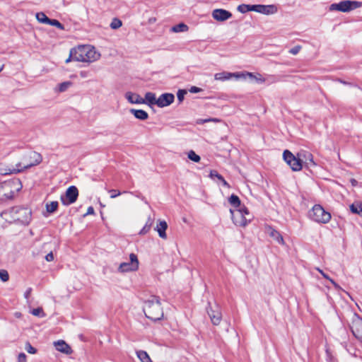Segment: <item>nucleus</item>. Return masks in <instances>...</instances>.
Instances as JSON below:
<instances>
[{
  "label": "nucleus",
  "instance_id": "obj_1",
  "mask_svg": "<svg viewBox=\"0 0 362 362\" xmlns=\"http://www.w3.org/2000/svg\"><path fill=\"white\" fill-rule=\"evenodd\" d=\"M1 217L8 223L28 225L32 219V211L28 207L17 206L1 212Z\"/></svg>",
  "mask_w": 362,
  "mask_h": 362
},
{
  "label": "nucleus",
  "instance_id": "obj_2",
  "mask_svg": "<svg viewBox=\"0 0 362 362\" xmlns=\"http://www.w3.org/2000/svg\"><path fill=\"white\" fill-rule=\"evenodd\" d=\"M71 56L74 57V61L92 63L100 59V54L93 46L79 45L71 49Z\"/></svg>",
  "mask_w": 362,
  "mask_h": 362
},
{
  "label": "nucleus",
  "instance_id": "obj_3",
  "mask_svg": "<svg viewBox=\"0 0 362 362\" xmlns=\"http://www.w3.org/2000/svg\"><path fill=\"white\" fill-rule=\"evenodd\" d=\"M144 311L145 315L153 321L160 320L163 317V309L160 306L159 298L157 296H153L145 302Z\"/></svg>",
  "mask_w": 362,
  "mask_h": 362
},
{
  "label": "nucleus",
  "instance_id": "obj_4",
  "mask_svg": "<svg viewBox=\"0 0 362 362\" xmlns=\"http://www.w3.org/2000/svg\"><path fill=\"white\" fill-rule=\"evenodd\" d=\"M42 160L41 154L35 151H29L23 155L21 160L16 163L20 173L26 169L39 165Z\"/></svg>",
  "mask_w": 362,
  "mask_h": 362
},
{
  "label": "nucleus",
  "instance_id": "obj_5",
  "mask_svg": "<svg viewBox=\"0 0 362 362\" xmlns=\"http://www.w3.org/2000/svg\"><path fill=\"white\" fill-rule=\"evenodd\" d=\"M233 222L235 226L245 227L252 220V215L248 209L243 206L240 209H230Z\"/></svg>",
  "mask_w": 362,
  "mask_h": 362
},
{
  "label": "nucleus",
  "instance_id": "obj_6",
  "mask_svg": "<svg viewBox=\"0 0 362 362\" xmlns=\"http://www.w3.org/2000/svg\"><path fill=\"white\" fill-rule=\"evenodd\" d=\"M309 218L318 223H327L331 220V214L320 204L313 206L308 213Z\"/></svg>",
  "mask_w": 362,
  "mask_h": 362
},
{
  "label": "nucleus",
  "instance_id": "obj_7",
  "mask_svg": "<svg viewBox=\"0 0 362 362\" xmlns=\"http://www.w3.org/2000/svg\"><path fill=\"white\" fill-rule=\"evenodd\" d=\"M22 187V185L19 180H15L6 182L0 186V192L4 191V196L6 199L13 197L16 192H18Z\"/></svg>",
  "mask_w": 362,
  "mask_h": 362
},
{
  "label": "nucleus",
  "instance_id": "obj_8",
  "mask_svg": "<svg viewBox=\"0 0 362 362\" xmlns=\"http://www.w3.org/2000/svg\"><path fill=\"white\" fill-rule=\"evenodd\" d=\"M361 6L362 3L360 1L346 0L337 4H332L329 6V10L349 12L357 8H360Z\"/></svg>",
  "mask_w": 362,
  "mask_h": 362
},
{
  "label": "nucleus",
  "instance_id": "obj_9",
  "mask_svg": "<svg viewBox=\"0 0 362 362\" xmlns=\"http://www.w3.org/2000/svg\"><path fill=\"white\" fill-rule=\"evenodd\" d=\"M284 160L291 167L293 171H299L302 168V161L300 157H296L288 150H285L283 153Z\"/></svg>",
  "mask_w": 362,
  "mask_h": 362
},
{
  "label": "nucleus",
  "instance_id": "obj_10",
  "mask_svg": "<svg viewBox=\"0 0 362 362\" xmlns=\"http://www.w3.org/2000/svg\"><path fill=\"white\" fill-rule=\"evenodd\" d=\"M350 329L353 335L362 342V318L357 314H354L351 317Z\"/></svg>",
  "mask_w": 362,
  "mask_h": 362
},
{
  "label": "nucleus",
  "instance_id": "obj_11",
  "mask_svg": "<svg viewBox=\"0 0 362 362\" xmlns=\"http://www.w3.org/2000/svg\"><path fill=\"white\" fill-rule=\"evenodd\" d=\"M129 262H122L119 264L118 267V271L119 272H134L136 271L139 268V260L137 256L132 253L129 255Z\"/></svg>",
  "mask_w": 362,
  "mask_h": 362
},
{
  "label": "nucleus",
  "instance_id": "obj_12",
  "mask_svg": "<svg viewBox=\"0 0 362 362\" xmlns=\"http://www.w3.org/2000/svg\"><path fill=\"white\" fill-rule=\"evenodd\" d=\"M78 196V191L76 187L70 186L66 191L64 195L61 196V201L65 206L74 203Z\"/></svg>",
  "mask_w": 362,
  "mask_h": 362
},
{
  "label": "nucleus",
  "instance_id": "obj_13",
  "mask_svg": "<svg viewBox=\"0 0 362 362\" xmlns=\"http://www.w3.org/2000/svg\"><path fill=\"white\" fill-rule=\"evenodd\" d=\"M211 16L213 18L219 22H223L232 17V13L222 8H216L212 11Z\"/></svg>",
  "mask_w": 362,
  "mask_h": 362
},
{
  "label": "nucleus",
  "instance_id": "obj_14",
  "mask_svg": "<svg viewBox=\"0 0 362 362\" xmlns=\"http://www.w3.org/2000/svg\"><path fill=\"white\" fill-rule=\"evenodd\" d=\"M207 313L212 324L214 325H218L222 319V315L219 308L217 305L214 308L210 307L208 308Z\"/></svg>",
  "mask_w": 362,
  "mask_h": 362
},
{
  "label": "nucleus",
  "instance_id": "obj_15",
  "mask_svg": "<svg viewBox=\"0 0 362 362\" xmlns=\"http://www.w3.org/2000/svg\"><path fill=\"white\" fill-rule=\"evenodd\" d=\"M175 100V96L173 93H163L158 98L157 106L164 107L172 104Z\"/></svg>",
  "mask_w": 362,
  "mask_h": 362
},
{
  "label": "nucleus",
  "instance_id": "obj_16",
  "mask_svg": "<svg viewBox=\"0 0 362 362\" xmlns=\"http://www.w3.org/2000/svg\"><path fill=\"white\" fill-rule=\"evenodd\" d=\"M20 173V168L15 165L5 163H0V174L3 175L17 174Z\"/></svg>",
  "mask_w": 362,
  "mask_h": 362
},
{
  "label": "nucleus",
  "instance_id": "obj_17",
  "mask_svg": "<svg viewBox=\"0 0 362 362\" xmlns=\"http://www.w3.org/2000/svg\"><path fill=\"white\" fill-rule=\"evenodd\" d=\"M55 349L63 354H70L72 353L71 346L66 344L64 340H58L54 342Z\"/></svg>",
  "mask_w": 362,
  "mask_h": 362
},
{
  "label": "nucleus",
  "instance_id": "obj_18",
  "mask_svg": "<svg viewBox=\"0 0 362 362\" xmlns=\"http://www.w3.org/2000/svg\"><path fill=\"white\" fill-rule=\"evenodd\" d=\"M125 98L131 104H144L145 100L141 98L139 94L132 92H127L125 93Z\"/></svg>",
  "mask_w": 362,
  "mask_h": 362
},
{
  "label": "nucleus",
  "instance_id": "obj_19",
  "mask_svg": "<svg viewBox=\"0 0 362 362\" xmlns=\"http://www.w3.org/2000/svg\"><path fill=\"white\" fill-rule=\"evenodd\" d=\"M277 6L274 4L270 5H262L259 4L258 13L264 15H272L277 13Z\"/></svg>",
  "mask_w": 362,
  "mask_h": 362
},
{
  "label": "nucleus",
  "instance_id": "obj_20",
  "mask_svg": "<svg viewBox=\"0 0 362 362\" xmlns=\"http://www.w3.org/2000/svg\"><path fill=\"white\" fill-rule=\"evenodd\" d=\"M168 228V223L165 221L158 220L155 230L158 232V235L162 239H167V234L165 230Z\"/></svg>",
  "mask_w": 362,
  "mask_h": 362
},
{
  "label": "nucleus",
  "instance_id": "obj_21",
  "mask_svg": "<svg viewBox=\"0 0 362 362\" xmlns=\"http://www.w3.org/2000/svg\"><path fill=\"white\" fill-rule=\"evenodd\" d=\"M266 232L271 238H272L278 243L281 245H284V238L279 231L276 230L271 226H267L266 228Z\"/></svg>",
  "mask_w": 362,
  "mask_h": 362
},
{
  "label": "nucleus",
  "instance_id": "obj_22",
  "mask_svg": "<svg viewBox=\"0 0 362 362\" xmlns=\"http://www.w3.org/2000/svg\"><path fill=\"white\" fill-rule=\"evenodd\" d=\"M298 157L301 158V160L303 159L305 160V163L308 167L315 166L316 164L313 160V156L308 151H300L297 155Z\"/></svg>",
  "mask_w": 362,
  "mask_h": 362
},
{
  "label": "nucleus",
  "instance_id": "obj_23",
  "mask_svg": "<svg viewBox=\"0 0 362 362\" xmlns=\"http://www.w3.org/2000/svg\"><path fill=\"white\" fill-rule=\"evenodd\" d=\"M129 112L138 119L146 120L148 118L147 112L143 110L130 109Z\"/></svg>",
  "mask_w": 362,
  "mask_h": 362
},
{
  "label": "nucleus",
  "instance_id": "obj_24",
  "mask_svg": "<svg viewBox=\"0 0 362 362\" xmlns=\"http://www.w3.org/2000/svg\"><path fill=\"white\" fill-rule=\"evenodd\" d=\"M144 99L145 100L144 104H147L148 105H157L158 98H156V94L154 93L147 92L145 94V98Z\"/></svg>",
  "mask_w": 362,
  "mask_h": 362
},
{
  "label": "nucleus",
  "instance_id": "obj_25",
  "mask_svg": "<svg viewBox=\"0 0 362 362\" xmlns=\"http://www.w3.org/2000/svg\"><path fill=\"white\" fill-rule=\"evenodd\" d=\"M230 75L231 78H235L236 79H245L247 77H253V73L247 71L230 73Z\"/></svg>",
  "mask_w": 362,
  "mask_h": 362
},
{
  "label": "nucleus",
  "instance_id": "obj_26",
  "mask_svg": "<svg viewBox=\"0 0 362 362\" xmlns=\"http://www.w3.org/2000/svg\"><path fill=\"white\" fill-rule=\"evenodd\" d=\"M214 78L216 81H221L229 80L231 78L230 72L222 71V72L216 73L214 75Z\"/></svg>",
  "mask_w": 362,
  "mask_h": 362
},
{
  "label": "nucleus",
  "instance_id": "obj_27",
  "mask_svg": "<svg viewBox=\"0 0 362 362\" xmlns=\"http://www.w3.org/2000/svg\"><path fill=\"white\" fill-rule=\"evenodd\" d=\"M136 354L141 362H153L146 351L139 350Z\"/></svg>",
  "mask_w": 362,
  "mask_h": 362
},
{
  "label": "nucleus",
  "instance_id": "obj_28",
  "mask_svg": "<svg viewBox=\"0 0 362 362\" xmlns=\"http://www.w3.org/2000/svg\"><path fill=\"white\" fill-rule=\"evenodd\" d=\"M228 202L231 206H234L236 209H240V207H242L240 205V200L237 195L232 194L229 197Z\"/></svg>",
  "mask_w": 362,
  "mask_h": 362
},
{
  "label": "nucleus",
  "instance_id": "obj_29",
  "mask_svg": "<svg viewBox=\"0 0 362 362\" xmlns=\"http://www.w3.org/2000/svg\"><path fill=\"white\" fill-rule=\"evenodd\" d=\"M315 269L318 271L325 279L329 280L336 289L341 290L340 286L337 284L332 279H331L327 274H325L322 269H320L319 267H316Z\"/></svg>",
  "mask_w": 362,
  "mask_h": 362
},
{
  "label": "nucleus",
  "instance_id": "obj_30",
  "mask_svg": "<svg viewBox=\"0 0 362 362\" xmlns=\"http://www.w3.org/2000/svg\"><path fill=\"white\" fill-rule=\"evenodd\" d=\"M72 84L73 83L71 81L62 82L57 86L56 90L59 93L65 92L72 86Z\"/></svg>",
  "mask_w": 362,
  "mask_h": 362
},
{
  "label": "nucleus",
  "instance_id": "obj_31",
  "mask_svg": "<svg viewBox=\"0 0 362 362\" xmlns=\"http://www.w3.org/2000/svg\"><path fill=\"white\" fill-rule=\"evenodd\" d=\"M188 26L185 23H179L172 27L171 30L174 33L186 32L188 30Z\"/></svg>",
  "mask_w": 362,
  "mask_h": 362
},
{
  "label": "nucleus",
  "instance_id": "obj_32",
  "mask_svg": "<svg viewBox=\"0 0 362 362\" xmlns=\"http://www.w3.org/2000/svg\"><path fill=\"white\" fill-rule=\"evenodd\" d=\"M59 204L57 201H53L46 204V210L49 214H52L57 211Z\"/></svg>",
  "mask_w": 362,
  "mask_h": 362
},
{
  "label": "nucleus",
  "instance_id": "obj_33",
  "mask_svg": "<svg viewBox=\"0 0 362 362\" xmlns=\"http://www.w3.org/2000/svg\"><path fill=\"white\" fill-rule=\"evenodd\" d=\"M35 16L37 20L41 23L47 24L49 22V18L43 12L37 13Z\"/></svg>",
  "mask_w": 362,
  "mask_h": 362
},
{
  "label": "nucleus",
  "instance_id": "obj_34",
  "mask_svg": "<svg viewBox=\"0 0 362 362\" xmlns=\"http://www.w3.org/2000/svg\"><path fill=\"white\" fill-rule=\"evenodd\" d=\"M151 225H152L151 219V218H148L145 226L141 228V230L139 231V235H145L147 233H148V231L151 229Z\"/></svg>",
  "mask_w": 362,
  "mask_h": 362
},
{
  "label": "nucleus",
  "instance_id": "obj_35",
  "mask_svg": "<svg viewBox=\"0 0 362 362\" xmlns=\"http://www.w3.org/2000/svg\"><path fill=\"white\" fill-rule=\"evenodd\" d=\"M350 210L352 213L354 214H358V215H362V206H361V204H352L351 206H350Z\"/></svg>",
  "mask_w": 362,
  "mask_h": 362
},
{
  "label": "nucleus",
  "instance_id": "obj_36",
  "mask_svg": "<svg viewBox=\"0 0 362 362\" xmlns=\"http://www.w3.org/2000/svg\"><path fill=\"white\" fill-rule=\"evenodd\" d=\"M187 157L191 160L198 163L200 161V156L197 155L194 151L191 150L187 153Z\"/></svg>",
  "mask_w": 362,
  "mask_h": 362
},
{
  "label": "nucleus",
  "instance_id": "obj_37",
  "mask_svg": "<svg viewBox=\"0 0 362 362\" xmlns=\"http://www.w3.org/2000/svg\"><path fill=\"white\" fill-rule=\"evenodd\" d=\"M122 25V21L119 19L115 18L112 19L110 26L112 29L116 30V29L119 28Z\"/></svg>",
  "mask_w": 362,
  "mask_h": 362
},
{
  "label": "nucleus",
  "instance_id": "obj_38",
  "mask_svg": "<svg viewBox=\"0 0 362 362\" xmlns=\"http://www.w3.org/2000/svg\"><path fill=\"white\" fill-rule=\"evenodd\" d=\"M47 24L51 25L52 26H55L60 30H64V25L56 19H49Z\"/></svg>",
  "mask_w": 362,
  "mask_h": 362
},
{
  "label": "nucleus",
  "instance_id": "obj_39",
  "mask_svg": "<svg viewBox=\"0 0 362 362\" xmlns=\"http://www.w3.org/2000/svg\"><path fill=\"white\" fill-rule=\"evenodd\" d=\"M31 313L37 317H43L45 316V314L41 308H35L31 311Z\"/></svg>",
  "mask_w": 362,
  "mask_h": 362
},
{
  "label": "nucleus",
  "instance_id": "obj_40",
  "mask_svg": "<svg viewBox=\"0 0 362 362\" xmlns=\"http://www.w3.org/2000/svg\"><path fill=\"white\" fill-rule=\"evenodd\" d=\"M220 122L221 120L218 118H208V119H199L197 120V124H204L206 122Z\"/></svg>",
  "mask_w": 362,
  "mask_h": 362
},
{
  "label": "nucleus",
  "instance_id": "obj_41",
  "mask_svg": "<svg viewBox=\"0 0 362 362\" xmlns=\"http://www.w3.org/2000/svg\"><path fill=\"white\" fill-rule=\"evenodd\" d=\"M249 78L252 80H255L259 83H262L265 82V78L260 74H253V77H249Z\"/></svg>",
  "mask_w": 362,
  "mask_h": 362
},
{
  "label": "nucleus",
  "instance_id": "obj_42",
  "mask_svg": "<svg viewBox=\"0 0 362 362\" xmlns=\"http://www.w3.org/2000/svg\"><path fill=\"white\" fill-rule=\"evenodd\" d=\"M0 279L4 282H6L8 280L9 275L6 270H5V269L0 270Z\"/></svg>",
  "mask_w": 362,
  "mask_h": 362
},
{
  "label": "nucleus",
  "instance_id": "obj_43",
  "mask_svg": "<svg viewBox=\"0 0 362 362\" xmlns=\"http://www.w3.org/2000/svg\"><path fill=\"white\" fill-rule=\"evenodd\" d=\"M186 94H187V91L185 90L180 89L177 91V100L180 103H181L183 101V100L185 98V95Z\"/></svg>",
  "mask_w": 362,
  "mask_h": 362
},
{
  "label": "nucleus",
  "instance_id": "obj_44",
  "mask_svg": "<svg viewBox=\"0 0 362 362\" xmlns=\"http://www.w3.org/2000/svg\"><path fill=\"white\" fill-rule=\"evenodd\" d=\"M238 11L242 13L250 11L249 4H241L238 6Z\"/></svg>",
  "mask_w": 362,
  "mask_h": 362
},
{
  "label": "nucleus",
  "instance_id": "obj_45",
  "mask_svg": "<svg viewBox=\"0 0 362 362\" xmlns=\"http://www.w3.org/2000/svg\"><path fill=\"white\" fill-rule=\"evenodd\" d=\"M25 349L29 354H35L37 352V349L34 348L29 342L25 344Z\"/></svg>",
  "mask_w": 362,
  "mask_h": 362
},
{
  "label": "nucleus",
  "instance_id": "obj_46",
  "mask_svg": "<svg viewBox=\"0 0 362 362\" xmlns=\"http://www.w3.org/2000/svg\"><path fill=\"white\" fill-rule=\"evenodd\" d=\"M108 192L110 194L111 199H115L121 194V192L116 189H110Z\"/></svg>",
  "mask_w": 362,
  "mask_h": 362
},
{
  "label": "nucleus",
  "instance_id": "obj_47",
  "mask_svg": "<svg viewBox=\"0 0 362 362\" xmlns=\"http://www.w3.org/2000/svg\"><path fill=\"white\" fill-rule=\"evenodd\" d=\"M16 362H27V356L24 353H20L17 357Z\"/></svg>",
  "mask_w": 362,
  "mask_h": 362
},
{
  "label": "nucleus",
  "instance_id": "obj_48",
  "mask_svg": "<svg viewBox=\"0 0 362 362\" xmlns=\"http://www.w3.org/2000/svg\"><path fill=\"white\" fill-rule=\"evenodd\" d=\"M301 49V46L300 45H296L293 47H292L290 50H289V52L291 54H293V55H296L297 54L300 50Z\"/></svg>",
  "mask_w": 362,
  "mask_h": 362
},
{
  "label": "nucleus",
  "instance_id": "obj_49",
  "mask_svg": "<svg viewBox=\"0 0 362 362\" xmlns=\"http://www.w3.org/2000/svg\"><path fill=\"white\" fill-rule=\"evenodd\" d=\"M210 176L211 177H216L219 180H223V177L221 175L218 174L216 171H211L210 173Z\"/></svg>",
  "mask_w": 362,
  "mask_h": 362
},
{
  "label": "nucleus",
  "instance_id": "obj_50",
  "mask_svg": "<svg viewBox=\"0 0 362 362\" xmlns=\"http://www.w3.org/2000/svg\"><path fill=\"white\" fill-rule=\"evenodd\" d=\"M189 92L192 93H197L202 91V89L200 88H198L197 86H192L189 88Z\"/></svg>",
  "mask_w": 362,
  "mask_h": 362
},
{
  "label": "nucleus",
  "instance_id": "obj_51",
  "mask_svg": "<svg viewBox=\"0 0 362 362\" xmlns=\"http://www.w3.org/2000/svg\"><path fill=\"white\" fill-rule=\"evenodd\" d=\"M250 11H255L258 13L259 4L257 5H249Z\"/></svg>",
  "mask_w": 362,
  "mask_h": 362
},
{
  "label": "nucleus",
  "instance_id": "obj_52",
  "mask_svg": "<svg viewBox=\"0 0 362 362\" xmlns=\"http://www.w3.org/2000/svg\"><path fill=\"white\" fill-rule=\"evenodd\" d=\"M45 259L47 261V262H52L54 260V255H53V253L52 252H50L49 253H48L46 256H45Z\"/></svg>",
  "mask_w": 362,
  "mask_h": 362
},
{
  "label": "nucleus",
  "instance_id": "obj_53",
  "mask_svg": "<svg viewBox=\"0 0 362 362\" xmlns=\"http://www.w3.org/2000/svg\"><path fill=\"white\" fill-rule=\"evenodd\" d=\"M79 75L81 78H86L89 76V72L88 71H81Z\"/></svg>",
  "mask_w": 362,
  "mask_h": 362
},
{
  "label": "nucleus",
  "instance_id": "obj_54",
  "mask_svg": "<svg viewBox=\"0 0 362 362\" xmlns=\"http://www.w3.org/2000/svg\"><path fill=\"white\" fill-rule=\"evenodd\" d=\"M90 214H94V209L92 206H89L87 209V212L84 214V216Z\"/></svg>",
  "mask_w": 362,
  "mask_h": 362
},
{
  "label": "nucleus",
  "instance_id": "obj_55",
  "mask_svg": "<svg viewBox=\"0 0 362 362\" xmlns=\"http://www.w3.org/2000/svg\"><path fill=\"white\" fill-rule=\"evenodd\" d=\"M31 291H32V288H29L28 289H27V291L25 292L24 293V297L26 298V299H28L30 293H31Z\"/></svg>",
  "mask_w": 362,
  "mask_h": 362
},
{
  "label": "nucleus",
  "instance_id": "obj_56",
  "mask_svg": "<svg viewBox=\"0 0 362 362\" xmlns=\"http://www.w3.org/2000/svg\"><path fill=\"white\" fill-rule=\"evenodd\" d=\"M350 182L353 187H356L358 185V181L354 178L350 180Z\"/></svg>",
  "mask_w": 362,
  "mask_h": 362
},
{
  "label": "nucleus",
  "instance_id": "obj_57",
  "mask_svg": "<svg viewBox=\"0 0 362 362\" xmlns=\"http://www.w3.org/2000/svg\"><path fill=\"white\" fill-rule=\"evenodd\" d=\"M71 61H74V57L71 56V51H70L69 56L68 59H66L65 60V62L67 64V63L70 62Z\"/></svg>",
  "mask_w": 362,
  "mask_h": 362
},
{
  "label": "nucleus",
  "instance_id": "obj_58",
  "mask_svg": "<svg viewBox=\"0 0 362 362\" xmlns=\"http://www.w3.org/2000/svg\"><path fill=\"white\" fill-rule=\"evenodd\" d=\"M220 181H221L222 184L223 186L226 187H229V185L228 183L225 180V179L223 177V180H221Z\"/></svg>",
  "mask_w": 362,
  "mask_h": 362
},
{
  "label": "nucleus",
  "instance_id": "obj_59",
  "mask_svg": "<svg viewBox=\"0 0 362 362\" xmlns=\"http://www.w3.org/2000/svg\"><path fill=\"white\" fill-rule=\"evenodd\" d=\"M2 69H3V66H1V67L0 68V72L2 71Z\"/></svg>",
  "mask_w": 362,
  "mask_h": 362
}]
</instances>
